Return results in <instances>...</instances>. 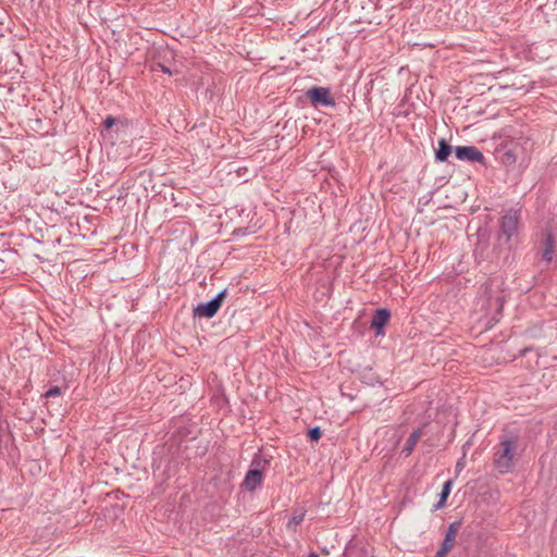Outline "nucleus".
I'll use <instances>...</instances> for the list:
<instances>
[{"mask_svg":"<svg viewBox=\"0 0 557 557\" xmlns=\"http://www.w3.org/2000/svg\"><path fill=\"white\" fill-rule=\"evenodd\" d=\"M61 395V388L59 386H51L46 393L45 397L52 398Z\"/></svg>","mask_w":557,"mask_h":557,"instance_id":"16","label":"nucleus"},{"mask_svg":"<svg viewBox=\"0 0 557 557\" xmlns=\"http://www.w3.org/2000/svg\"><path fill=\"white\" fill-rule=\"evenodd\" d=\"M226 296V289L220 292L213 299L206 304L198 305L194 312L196 315L205 317V318H212L219 311L223 299Z\"/></svg>","mask_w":557,"mask_h":557,"instance_id":"4","label":"nucleus"},{"mask_svg":"<svg viewBox=\"0 0 557 557\" xmlns=\"http://www.w3.org/2000/svg\"><path fill=\"white\" fill-rule=\"evenodd\" d=\"M263 474L259 469H250L247 471L245 479L242 483V487L246 491L253 492L256 491L262 483Z\"/></svg>","mask_w":557,"mask_h":557,"instance_id":"6","label":"nucleus"},{"mask_svg":"<svg viewBox=\"0 0 557 557\" xmlns=\"http://www.w3.org/2000/svg\"><path fill=\"white\" fill-rule=\"evenodd\" d=\"M306 516V510L304 508H298L293 511L290 519L288 520L286 528L293 532H296V527L299 525Z\"/></svg>","mask_w":557,"mask_h":557,"instance_id":"11","label":"nucleus"},{"mask_svg":"<svg viewBox=\"0 0 557 557\" xmlns=\"http://www.w3.org/2000/svg\"><path fill=\"white\" fill-rule=\"evenodd\" d=\"M520 436L517 433L505 432L499 440L498 448L494 453V467L505 474L513 469Z\"/></svg>","mask_w":557,"mask_h":557,"instance_id":"1","label":"nucleus"},{"mask_svg":"<svg viewBox=\"0 0 557 557\" xmlns=\"http://www.w3.org/2000/svg\"><path fill=\"white\" fill-rule=\"evenodd\" d=\"M158 70H160L161 72H163L165 74L172 75V71L168 66H165V65H163L162 63H159V62L153 63L151 65V71L154 72V71H158Z\"/></svg>","mask_w":557,"mask_h":557,"instance_id":"17","label":"nucleus"},{"mask_svg":"<svg viewBox=\"0 0 557 557\" xmlns=\"http://www.w3.org/2000/svg\"><path fill=\"white\" fill-rule=\"evenodd\" d=\"M461 527V521H454L446 530L445 537L440 546L441 549L450 552L456 543V536Z\"/></svg>","mask_w":557,"mask_h":557,"instance_id":"7","label":"nucleus"},{"mask_svg":"<svg viewBox=\"0 0 557 557\" xmlns=\"http://www.w3.org/2000/svg\"><path fill=\"white\" fill-rule=\"evenodd\" d=\"M518 151H517V147H508L506 148V150L503 152L502 157H500V160L502 162L505 164V165H512L517 162L518 160Z\"/></svg>","mask_w":557,"mask_h":557,"instance_id":"13","label":"nucleus"},{"mask_svg":"<svg viewBox=\"0 0 557 557\" xmlns=\"http://www.w3.org/2000/svg\"><path fill=\"white\" fill-rule=\"evenodd\" d=\"M322 431L319 426H314L308 430V437L312 442H317L321 438Z\"/></svg>","mask_w":557,"mask_h":557,"instance_id":"15","label":"nucleus"},{"mask_svg":"<svg viewBox=\"0 0 557 557\" xmlns=\"http://www.w3.org/2000/svg\"><path fill=\"white\" fill-rule=\"evenodd\" d=\"M451 484H453V482L450 480H448L444 483L442 492L440 494V499H438L437 504L434 505V510H438L446 505L447 498L451 491Z\"/></svg>","mask_w":557,"mask_h":557,"instance_id":"14","label":"nucleus"},{"mask_svg":"<svg viewBox=\"0 0 557 557\" xmlns=\"http://www.w3.org/2000/svg\"><path fill=\"white\" fill-rule=\"evenodd\" d=\"M391 318V312L387 309H377L371 321V327L375 330L376 334L382 333V329Z\"/></svg>","mask_w":557,"mask_h":557,"instance_id":"8","label":"nucleus"},{"mask_svg":"<svg viewBox=\"0 0 557 557\" xmlns=\"http://www.w3.org/2000/svg\"><path fill=\"white\" fill-rule=\"evenodd\" d=\"M456 158L471 162L483 163V153L474 146H459L455 149Z\"/></svg>","mask_w":557,"mask_h":557,"instance_id":"5","label":"nucleus"},{"mask_svg":"<svg viewBox=\"0 0 557 557\" xmlns=\"http://www.w3.org/2000/svg\"><path fill=\"white\" fill-rule=\"evenodd\" d=\"M308 557H319V555L315 552H311Z\"/></svg>","mask_w":557,"mask_h":557,"instance_id":"21","label":"nucleus"},{"mask_svg":"<svg viewBox=\"0 0 557 557\" xmlns=\"http://www.w3.org/2000/svg\"><path fill=\"white\" fill-rule=\"evenodd\" d=\"M451 150V146L445 139H441L438 141V148L435 151V159L440 162L446 161Z\"/></svg>","mask_w":557,"mask_h":557,"instance_id":"12","label":"nucleus"},{"mask_svg":"<svg viewBox=\"0 0 557 557\" xmlns=\"http://www.w3.org/2000/svg\"><path fill=\"white\" fill-rule=\"evenodd\" d=\"M115 123V119L113 116H108L104 121H103V125L107 129L111 128L113 126V124Z\"/></svg>","mask_w":557,"mask_h":557,"instance_id":"19","label":"nucleus"},{"mask_svg":"<svg viewBox=\"0 0 557 557\" xmlns=\"http://www.w3.org/2000/svg\"><path fill=\"white\" fill-rule=\"evenodd\" d=\"M531 351H535V357H536V361H537L541 355L537 351V349H535L533 347L523 348L522 350H520V356H525L528 352H531Z\"/></svg>","mask_w":557,"mask_h":557,"instance_id":"18","label":"nucleus"},{"mask_svg":"<svg viewBox=\"0 0 557 557\" xmlns=\"http://www.w3.org/2000/svg\"><path fill=\"white\" fill-rule=\"evenodd\" d=\"M447 555H448V552H446V550H444V549L438 548V550H437V553H436L435 557H447Z\"/></svg>","mask_w":557,"mask_h":557,"instance_id":"20","label":"nucleus"},{"mask_svg":"<svg viewBox=\"0 0 557 557\" xmlns=\"http://www.w3.org/2000/svg\"><path fill=\"white\" fill-rule=\"evenodd\" d=\"M520 224V210L509 209L500 219L499 238L504 237L505 243H509L512 236L518 233Z\"/></svg>","mask_w":557,"mask_h":557,"instance_id":"2","label":"nucleus"},{"mask_svg":"<svg viewBox=\"0 0 557 557\" xmlns=\"http://www.w3.org/2000/svg\"><path fill=\"white\" fill-rule=\"evenodd\" d=\"M421 435H422L421 430H414L409 435V437L407 438L406 444H405V446L403 448V453H405L406 457H408V456H410L412 454L417 443L421 438Z\"/></svg>","mask_w":557,"mask_h":557,"instance_id":"10","label":"nucleus"},{"mask_svg":"<svg viewBox=\"0 0 557 557\" xmlns=\"http://www.w3.org/2000/svg\"><path fill=\"white\" fill-rule=\"evenodd\" d=\"M554 252H555L554 236L550 232H547L545 234V248L542 252L543 260H545L547 263L552 262Z\"/></svg>","mask_w":557,"mask_h":557,"instance_id":"9","label":"nucleus"},{"mask_svg":"<svg viewBox=\"0 0 557 557\" xmlns=\"http://www.w3.org/2000/svg\"><path fill=\"white\" fill-rule=\"evenodd\" d=\"M457 468H461V462L460 461L457 462Z\"/></svg>","mask_w":557,"mask_h":557,"instance_id":"22","label":"nucleus"},{"mask_svg":"<svg viewBox=\"0 0 557 557\" xmlns=\"http://www.w3.org/2000/svg\"><path fill=\"white\" fill-rule=\"evenodd\" d=\"M306 97L310 100L312 106L334 107L335 100L331 95L329 88L313 86L307 90Z\"/></svg>","mask_w":557,"mask_h":557,"instance_id":"3","label":"nucleus"},{"mask_svg":"<svg viewBox=\"0 0 557 557\" xmlns=\"http://www.w3.org/2000/svg\"><path fill=\"white\" fill-rule=\"evenodd\" d=\"M496 302H497V304H499V302H500V298H499V297H497V298H496Z\"/></svg>","mask_w":557,"mask_h":557,"instance_id":"23","label":"nucleus"}]
</instances>
